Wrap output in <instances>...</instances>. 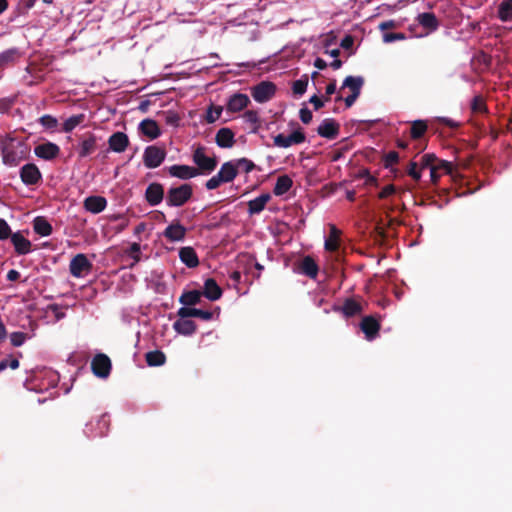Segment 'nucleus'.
<instances>
[{
    "label": "nucleus",
    "instance_id": "obj_1",
    "mask_svg": "<svg viewBox=\"0 0 512 512\" xmlns=\"http://www.w3.org/2000/svg\"><path fill=\"white\" fill-rule=\"evenodd\" d=\"M1 152L3 163L7 166L14 167L27 158L30 148L21 140L9 138L3 141Z\"/></svg>",
    "mask_w": 512,
    "mask_h": 512
},
{
    "label": "nucleus",
    "instance_id": "obj_2",
    "mask_svg": "<svg viewBox=\"0 0 512 512\" xmlns=\"http://www.w3.org/2000/svg\"><path fill=\"white\" fill-rule=\"evenodd\" d=\"M193 196V187L189 183L181 184L177 187H171L166 194V204L169 207H181L185 205Z\"/></svg>",
    "mask_w": 512,
    "mask_h": 512
},
{
    "label": "nucleus",
    "instance_id": "obj_3",
    "mask_svg": "<svg viewBox=\"0 0 512 512\" xmlns=\"http://www.w3.org/2000/svg\"><path fill=\"white\" fill-rule=\"evenodd\" d=\"M206 148L204 146H198L193 154L192 160L196 165V169L199 170V175H208L213 172L218 164L216 157H209L205 154Z\"/></svg>",
    "mask_w": 512,
    "mask_h": 512
},
{
    "label": "nucleus",
    "instance_id": "obj_4",
    "mask_svg": "<svg viewBox=\"0 0 512 512\" xmlns=\"http://www.w3.org/2000/svg\"><path fill=\"white\" fill-rule=\"evenodd\" d=\"M93 264L88 260L85 254L75 255L69 264V270L72 276L81 278L91 272Z\"/></svg>",
    "mask_w": 512,
    "mask_h": 512
},
{
    "label": "nucleus",
    "instance_id": "obj_5",
    "mask_svg": "<svg viewBox=\"0 0 512 512\" xmlns=\"http://www.w3.org/2000/svg\"><path fill=\"white\" fill-rule=\"evenodd\" d=\"M276 93V85L270 81H262L251 89V96L258 103L271 100Z\"/></svg>",
    "mask_w": 512,
    "mask_h": 512
},
{
    "label": "nucleus",
    "instance_id": "obj_6",
    "mask_svg": "<svg viewBox=\"0 0 512 512\" xmlns=\"http://www.w3.org/2000/svg\"><path fill=\"white\" fill-rule=\"evenodd\" d=\"M166 151L155 145L146 147L143 154L144 165L149 169L159 167L165 160Z\"/></svg>",
    "mask_w": 512,
    "mask_h": 512
},
{
    "label": "nucleus",
    "instance_id": "obj_7",
    "mask_svg": "<svg viewBox=\"0 0 512 512\" xmlns=\"http://www.w3.org/2000/svg\"><path fill=\"white\" fill-rule=\"evenodd\" d=\"M306 136L301 128L293 131L290 135L278 134L273 137V143L279 148H288L292 145H297L305 142Z\"/></svg>",
    "mask_w": 512,
    "mask_h": 512
},
{
    "label": "nucleus",
    "instance_id": "obj_8",
    "mask_svg": "<svg viewBox=\"0 0 512 512\" xmlns=\"http://www.w3.org/2000/svg\"><path fill=\"white\" fill-rule=\"evenodd\" d=\"M111 368V360L106 354H96L91 361L92 372L99 378H107L110 375Z\"/></svg>",
    "mask_w": 512,
    "mask_h": 512
},
{
    "label": "nucleus",
    "instance_id": "obj_9",
    "mask_svg": "<svg viewBox=\"0 0 512 512\" xmlns=\"http://www.w3.org/2000/svg\"><path fill=\"white\" fill-rule=\"evenodd\" d=\"M97 149V137L92 132H86L80 137L78 144L79 158H86Z\"/></svg>",
    "mask_w": 512,
    "mask_h": 512
},
{
    "label": "nucleus",
    "instance_id": "obj_10",
    "mask_svg": "<svg viewBox=\"0 0 512 512\" xmlns=\"http://www.w3.org/2000/svg\"><path fill=\"white\" fill-rule=\"evenodd\" d=\"M339 132L340 125L333 118H325L317 128L318 135L329 140L337 138Z\"/></svg>",
    "mask_w": 512,
    "mask_h": 512
},
{
    "label": "nucleus",
    "instance_id": "obj_11",
    "mask_svg": "<svg viewBox=\"0 0 512 512\" xmlns=\"http://www.w3.org/2000/svg\"><path fill=\"white\" fill-rule=\"evenodd\" d=\"M20 178L25 185H35L42 179V174L34 163H28L20 169Z\"/></svg>",
    "mask_w": 512,
    "mask_h": 512
},
{
    "label": "nucleus",
    "instance_id": "obj_12",
    "mask_svg": "<svg viewBox=\"0 0 512 512\" xmlns=\"http://www.w3.org/2000/svg\"><path fill=\"white\" fill-rule=\"evenodd\" d=\"M168 173L172 177L181 180H189L199 175V170L193 166L175 164L168 167Z\"/></svg>",
    "mask_w": 512,
    "mask_h": 512
},
{
    "label": "nucleus",
    "instance_id": "obj_13",
    "mask_svg": "<svg viewBox=\"0 0 512 512\" xmlns=\"http://www.w3.org/2000/svg\"><path fill=\"white\" fill-rule=\"evenodd\" d=\"M297 271L310 279H316L319 272V266L313 257L307 255L298 262Z\"/></svg>",
    "mask_w": 512,
    "mask_h": 512
},
{
    "label": "nucleus",
    "instance_id": "obj_14",
    "mask_svg": "<svg viewBox=\"0 0 512 512\" xmlns=\"http://www.w3.org/2000/svg\"><path fill=\"white\" fill-rule=\"evenodd\" d=\"M360 328L366 339L372 340L378 335L381 325L374 316H365L360 323Z\"/></svg>",
    "mask_w": 512,
    "mask_h": 512
},
{
    "label": "nucleus",
    "instance_id": "obj_15",
    "mask_svg": "<svg viewBox=\"0 0 512 512\" xmlns=\"http://www.w3.org/2000/svg\"><path fill=\"white\" fill-rule=\"evenodd\" d=\"M164 198V187L162 184L154 182L148 185L145 191V199L151 206H156Z\"/></svg>",
    "mask_w": 512,
    "mask_h": 512
},
{
    "label": "nucleus",
    "instance_id": "obj_16",
    "mask_svg": "<svg viewBox=\"0 0 512 512\" xmlns=\"http://www.w3.org/2000/svg\"><path fill=\"white\" fill-rule=\"evenodd\" d=\"M34 153L37 157L44 160H53L59 153L60 148L57 144L52 142H46L35 147Z\"/></svg>",
    "mask_w": 512,
    "mask_h": 512
},
{
    "label": "nucleus",
    "instance_id": "obj_17",
    "mask_svg": "<svg viewBox=\"0 0 512 512\" xmlns=\"http://www.w3.org/2000/svg\"><path fill=\"white\" fill-rule=\"evenodd\" d=\"M108 144L112 151L122 153L129 145V138L124 132H115L109 137Z\"/></svg>",
    "mask_w": 512,
    "mask_h": 512
},
{
    "label": "nucleus",
    "instance_id": "obj_18",
    "mask_svg": "<svg viewBox=\"0 0 512 512\" xmlns=\"http://www.w3.org/2000/svg\"><path fill=\"white\" fill-rule=\"evenodd\" d=\"M177 315L180 318L197 317V318H200L205 321H209L213 317L212 312L194 308V307H181L178 309Z\"/></svg>",
    "mask_w": 512,
    "mask_h": 512
},
{
    "label": "nucleus",
    "instance_id": "obj_19",
    "mask_svg": "<svg viewBox=\"0 0 512 512\" xmlns=\"http://www.w3.org/2000/svg\"><path fill=\"white\" fill-rule=\"evenodd\" d=\"M173 329L180 335L191 336L197 330V325L193 320L180 318L173 323Z\"/></svg>",
    "mask_w": 512,
    "mask_h": 512
},
{
    "label": "nucleus",
    "instance_id": "obj_20",
    "mask_svg": "<svg viewBox=\"0 0 512 512\" xmlns=\"http://www.w3.org/2000/svg\"><path fill=\"white\" fill-rule=\"evenodd\" d=\"M84 208L93 214H98L105 210L107 200L102 196H89L83 202Z\"/></svg>",
    "mask_w": 512,
    "mask_h": 512
},
{
    "label": "nucleus",
    "instance_id": "obj_21",
    "mask_svg": "<svg viewBox=\"0 0 512 512\" xmlns=\"http://www.w3.org/2000/svg\"><path fill=\"white\" fill-rule=\"evenodd\" d=\"M10 239L18 255H26L31 251V242L20 232L13 233Z\"/></svg>",
    "mask_w": 512,
    "mask_h": 512
},
{
    "label": "nucleus",
    "instance_id": "obj_22",
    "mask_svg": "<svg viewBox=\"0 0 512 512\" xmlns=\"http://www.w3.org/2000/svg\"><path fill=\"white\" fill-rule=\"evenodd\" d=\"M222 289L217 284L215 279L208 278L204 282V290L202 291V295L205 296L210 301H216L222 296Z\"/></svg>",
    "mask_w": 512,
    "mask_h": 512
},
{
    "label": "nucleus",
    "instance_id": "obj_23",
    "mask_svg": "<svg viewBox=\"0 0 512 512\" xmlns=\"http://www.w3.org/2000/svg\"><path fill=\"white\" fill-rule=\"evenodd\" d=\"M163 235L172 242L181 241L186 235V228L179 221H176L166 227Z\"/></svg>",
    "mask_w": 512,
    "mask_h": 512
},
{
    "label": "nucleus",
    "instance_id": "obj_24",
    "mask_svg": "<svg viewBox=\"0 0 512 512\" xmlns=\"http://www.w3.org/2000/svg\"><path fill=\"white\" fill-rule=\"evenodd\" d=\"M250 103L246 94L236 93L232 95L227 102V110L230 112H239L246 108Z\"/></svg>",
    "mask_w": 512,
    "mask_h": 512
},
{
    "label": "nucleus",
    "instance_id": "obj_25",
    "mask_svg": "<svg viewBox=\"0 0 512 512\" xmlns=\"http://www.w3.org/2000/svg\"><path fill=\"white\" fill-rule=\"evenodd\" d=\"M234 136L230 128H221L216 133L215 142L221 148H231L235 143Z\"/></svg>",
    "mask_w": 512,
    "mask_h": 512
},
{
    "label": "nucleus",
    "instance_id": "obj_26",
    "mask_svg": "<svg viewBox=\"0 0 512 512\" xmlns=\"http://www.w3.org/2000/svg\"><path fill=\"white\" fill-rule=\"evenodd\" d=\"M416 20L428 32H434L439 27V21L436 15L432 12L420 13Z\"/></svg>",
    "mask_w": 512,
    "mask_h": 512
},
{
    "label": "nucleus",
    "instance_id": "obj_27",
    "mask_svg": "<svg viewBox=\"0 0 512 512\" xmlns=\"http://www.w3.org/2000/svg\"><path fill=\"white\" fill-rule=\"evenodd\" d=\"M346 318L359 315L363 311L362 304L354 298H347L343 305L339 308Z\"/></svg>",
    "mask_w": 512,
    "mask_h": 512
},
{
    "label": "nucleus",
    "instance_id": "obj_28",
    "mask_svg": "<svg viewBox=\"0 0 512 512\" xmlns=\"http://www.w3.org/2000/svg\"><path fill=\"white\" fill-rule=\"evenodd\" d=\"M341 231L334 225H329V236L325 240V250L335 252L340 246Z\"/></svg>",
    "mask_w": 512,
    "mask_h": 512
},
{
    "label": "nucleus",
    "instance_id": "obj_29",
    "mask_svg": "<svg viewBox=\"0 0 512 512\" xmlns=\"http://www.w3.org/2000/svg\"><path fill=\"white\" fill-rule=\"evenodd\" d=\"M179 258L189 268H195L199 265L197 253L190 246L182 247L179 250Z\"/></svg>",
    "mask_w": 512,
    "mask_h": 512
},
{
    "label": "nucleus",
    "instance_id": "obj_30",
    "mask_svg": "<svg viewBox=\"0 0 512 512\" xmlns=\"http://www.w3.org/2000/svg\"><path fill=\"white\" fill-rule=\"evenodd\" d=\"M139 130L151 140L158 138L161 134L157 122L152 119H144L139 125Z\"/></svg>",
    "mask_w": 512,
    "mask_h": 512
},
{
    "label": "nucleus",
    "instance_id": "obj_31",
    "mask_svg": "<svg viewBox=\"0 0 512 512\" xmlns=\"http://www.w3.org/2000/svg\"><path fill=\"white\" fill-rule=\"evenodd\" d=\"M270 199L271 195L269 193H264L256 197L255 199L250 200L247 203L248 213L250 215L259 214L264 210L266 204L269 202Z\"/></svg>",
    "mask_w": 512,
    "mask_h": 512
},
{
    "label": "nucleus",
    "instance_id": "obj_32",
    "mask_svg": "<svg viewBox=\"0 0 512 512\" xmlns=\"http://www.w3.org/2000/svg\"><path fill=\"white\" fill-rule=\"evenodd\" d=\"M22 57V52L18 48H9L0 53V68L16 63Z\"/></svg>",
    "mask_w": 512,
    "mask_h": 512
},
{
    "label": "nucleus",
    "instance_id": "obj_33",
    "mask_svg": "<svg viewBox=\"0 0 512 512\" xmlns=\"http://www.w3.org/2000/svg\"><path fill=\"white\" fill-rule=\"evenodd\" d=\"M217 174L224 183L231 182L238 175L237 166H235L233 161H227L221 165L220 170L218 171Z\"/></svg>",
    "mask_w": 512,
    "mask_h": 512
},
{
    "label": "nucleus",
    "instance_id": "obj_34",
    "mask_svg": "<svg viewBox=\"0 0 512 512\" xmlns=\"http://www.w3.org/2000/svg\"><path fill=\"white\" fill-rule=\"evenodd\" d=\"M32 225L34 232L41 237L49 236L53 231L52 225L43 216L34 218Z\"/></svg>",
    "mask_w": 512,
    "mask_h": 512
},
{
    "label": "nucleus",
    "instance_id": "obj_35",
    "mask_svg": "<svg viewBox=\"0 0 512 512\" xmlns=\"http://www.w3.org/2000/svg\"><path fill=\"white\" fill-rule=\"evenodd\" d=\"M202 296L200 290L184 291L179 297V302L183 307H193L200 303Z\"/></svg>",
    "mask_w": 512,
    "mask_h": 512
},
{
    "label": "nucleus",
    "instance_id": "obj_36",
    "mask_svg": "<svg viewBox=\"0 0 512 512\" xmlns=\"http://www.w3.org/2000/svg\"><path fill=\"white\" fill-rule=\"evenodd\" d=\"M364 85V78L361 76H347L342 84L341 89L349 88L351 93L360 94Z\"/></svg>",
    "mask_w": 512,
    "mask_h": 512
},
{
    "label": "nucleus",
    "instance_id": "obj_37",
    "mask_svg": "<svg viewBox=\"0 0 512 512\" xmlns=\"http://www.w3.org/2000/svg\"><path fill=\"white\" fill-rule=\"evenodd\" d=\"M293 181L288 175L279 176L276 180L275 186L273 188V193L276 196L283 195L287 193L292 187Z\"/></svg>",
    "mask_w": 512,
    "mask_h": 512
},
{
    "label": "nucleus",
    "instance_id": "obj_38",
    "mask_svg": "<svg viewBox=\"0 0 512 512\" xmlns=\"http://www.w3.org/2000/svg\"><path fill=\"white\" fill-rule=\"evenodd\" d=\"M497 17L502 22L512 21V0H503L499 4Z\"/></svg>",
    "mask_w": 512,
    "mask_h": 512
},
{
    "label": "nucleus",
    "instance_id": "obj_39",
    "mask_svg": "<svg viewBox=\"0 0 512 512\" xmlns=\"http://www.w3.org/2000/svg\"><path fill=\"white\" fill-rule=\"evenodd\" d=\"M444 170L446 174L452 173V164L448 161H438L437 166L431 168L430 171V179L433 184H436L440 178V174L438 173V170Z\"/></svg>",
    "mask_w": 512,
    "mask_h": 512
},
{
    "label": "nucleus",
    "instance_id": "obj_40",
    "mask_svg": "<svg viewBox=\"0 0 512 512\" xmlns=\"http://www.w3.org/2000/svg\"><path fill=\"white\" fill-rule=\"evenodd\" d=\"M145 360L148 366L156 367L165 363L166 356L162 351L154 350L146 353Z\"/></svg>",
    "mask_w": 512,
    "mask_h": 512
},
{
    "label": "nucleus",
    "instance_id": "obj_41",
    "mask_svg": "<svg viewBox=\"0 0 512 512\" xmlns=\"http://www.w3.org/2000/svg\"><path fill=\"white\" fill-rule=\"evenodd\" d=\"M85 120V114L72 115L62 125V131L65 133L71 132L78 125L82 124Z\"/></svg>",
    "mask_w": 512,
    "mask_h": 512
},
{
    "label": "nucleus",
    "instance_id": "obj_42",
    "mask_svg": "<svg viewBox=\"0 0 512 512\" xmlns=\"http://www.w3.org/2000/svg\"><path fill=\"white\" fill-rule=\"evenodd\" d=\"M428 129L427 123L424 120H416L412 123L410 129V136L412 139H420Z\"/></svg>",
    "mask_w": 512,
    "mask_h": 512
},
{
    "label": "nucleus",
    "instance_id": "obj_43",
    "mask_svg": "<svg viewBox=\"0 0 512 512\" xmlns=\"http://www.w3.org/2000/svg\"><path fill=\"white\" fill-rule=\"evenodd\" d=\"M244 119L246 122L252 125L251 132L257 133L260 127V119L257 111L248 110L244 113Z\"/></svg>",
    "mask_w": 512,
    "mask_h": 512
},
{
    "label": "nucleus",
    "instance_id": "obj_44",
    "mask_svg": "<svg viewBox=\"0 0 512 512\" xmlns=\"http://www.w3.org/2000/svg\"><path fill=\"white\" fill-rule=\"evenodd\" d=\"M471 110L474 113H486L487 105L484 98L481 95H476L471 101Z\"/></svg>",
    "mask_w": 512,
    "mask_h": 512
},
{
    "label": "nucleus",
    "instance_id": "obj_45",
    "mask_svg": "<svg viewBox=\"0 0 512 512\" xmlns=\"http://www.w3.org/2000/svg\"><path fill=\"white\" fill-rule=\"evenodd\" d=\"M125 254L134 260V263L130 267H133L136 263L141 260V247L139 243H132L130 247L125 251Z\"/></svg>",
    "mask_w": 512,
    "mask_h": 512
},
{
    "label": "nucleus",
    "instance_id": "obj_46",
    "mask_svg": "<svg viewBox=\"0 0 512 512\" xmlns=\"http://www.w3.org/2000/svg\"><path fill=\"white\" fill-rule=\"evenodd\" d=\"M222 107L221 106H214L211 105L207 109V113L205 116V120L207 123H214L216 120H218L222 114Z\"/></svg>",
    "mask_w": 512,
    "mask_h": 512
},
{
    "label": "nucleus",
    "instance_id": "obj_47",
    "mask_svg": "<svg viewBox=\"0 0 512 512\" xmlns=\"http://www.w3.org/2000/svg\"><path fill=\"white\" fill-rule=\"evenodd\" d=\"M308 86V77L303 76L300 79L293 82L292 90L295 95H303L306 92Z\"/></svg>",
    "mask_w": 512,
    "mask_h": 512
},
{
    "label": "nucleus",
    "instance_id": "obj_48",
    "mask_svg": "<svg viewBox=\"0 0 512 512\" xmlns=\"http://www.w3.org/2000/svg\"><path fill=\"white\" fill-rule=\"evenodd\" d=\"M436 161H437V158L434 154H431V153L424 154L420 160V170H425V169L430 170L431 168L437 166Z\"/></svg>",
    "mask_w": 512,
    "mask_h": 512
},
{
    "label": "nucleus",
    "instance_id": "obj_49",
    "mask_svg": "<svg viewBox=\"0 0 512 512\" xmlns=\"http://www.w3.org/2000/svg\"><path fill=\"white\" fill-rule=\"evenodd\" d=\"M233 162L235 166H237V172L243 170L245 173H250L256 167L255 164L247 158H240Z\"/></svg>",
    "mask_w": 512,
    "mask_h": 512
},
{
    "label": "nucleus",
    "instance_id": "obj_50",
    "mask_svg": "<svg viewBox=\"0 0 512 512\" xmlns=\"http://www.w3.org/2000/svg\"><path fill=\"white\" fill-rule=\"evenodd\" d=\"M109 426H110L109 416L106 414H103L97 422V427L99 429V432L95 436H98V437L105 436L109 430Z\"/></svg>",
    "mask_w": 512,
    "mask_h": 512
},
{
    "label": "nucleus",
    "instance_id": "obj_51",
    "mask_svg": "<svg viewBox=\"0 0 512 512\" xmlns=\"http://www.w3.org/2000/svg\"><path fill=\"white\" fill-rule=\"evenodd\" d=\"M39 123L46 129L53 130L58 126V120L49 114H45L39 118Z\"/></svg>",
    "mask_w": 512,
    "mask_h": 512
},
{
    "label": "nucleus",
    "instance_id": "obj_52",
    "mask_svg": "<svg viewBox=\"0 0 512 512\" xmlns=\"http://www.w3.org/2000/svg\"><path fill=\"white\" fill-rule=\"evenodd\" d=\"M17 100V96L0 98V113H8Z\"/></svg>",
    "mask_w": 512,
    "mask_h": 512
},
{
    "label": "nucleus",
    "instance_id": "obj_53",
    "mask_svg": "<svg viewBox=\"0 0 512 512\" xmlns=\"http://www.w3.org/2000/svg\"><path fill=\"white\" fill-rule=\"evenodd\" d=\"M399 161V154L396 151H390L385 154L383 158V165L385 168H391Z\"/></svg>",
    "mask_w": 512,
    "mask_h": 512
},
{
    "label": "nucleus",
    "instance_id": "obj_54",
    "mask_svg": "<svg viewBox=\"0 0 512 512\" xmlns=\"http://www.w3.org/2000/svg\"><path fill=\"white\" fill-rule=\"evenodd\" d=\"M421 171L418 168V164L414 161H411L408 165L407 173L408 175L415 181H419L421 178Z\"/></svg>",
    "mask_w": 512,
    "mask_h": 512
},
{
    "label": "nucleus",
    "instance_id": "obj_55",
    "mask_svg": "<svg viewBox=\"0 0 512 512\" xmlns=\"http://www.w3.org/2000/svg\"><path fill=\"white\" fill-rule=\"evenodd\" d=\"M12 234L8 223L4 219H0V240L11 238Z\"/></svg>",
    "mask_w": 512,
    "mask_h": 512
},
{
    "label": "nucleus",
    "instance_id": "obj_56",
    "mask_svg": "<svg viewBox=\"0 0 512 512\" xmlns=\"http://www.w3.org/2000/svg\"><path fill=\"white\" fill-rule=\"evenodd\" d=\"M26 339V334L23 332H13L10 335L11 344L15 347L21 346Z\"/></svg>",
    "mask_w": 512,
    "mask_h": 512
},
{
    "label": "nucleus",
    "instance_id": "obj_57",
    "mask_svg": "<svg viewBox=\"0 0 512 512\" xmlns=\"http://www.w3.org/2000/svg\"><path fill=\"white\" fill-rule=\"evenodd\" d=\"M222 183H224L222 181V179L219 177L218 174L214 175L213 177H211L206 183H205V187L207 190H214L216 188H218Z\"/></svg>",
    "mask_w": 512,
    "mask_h": 512
},
{
    "label": "nucleus",
    "instance_id": "obj_58",
    "mask_svg": "<svg viewBox=\"0 0 512 512\" xmlns=\"http://www.w3.org/2000/svg\"><path fill=\"white\" fill-rule=\"evenodd\" d=\"M299 117L304 124H309L312 121L313 115L308 108L303 107L299 111Z\"/></svg>",
    "mask_w": 512,
    "mask_h": 512
},
{
    "label": "nucleus",
    "instance_id": "obj_59",
    "mask_svg": "<svg viewBox=\"0 0 512 512\" xmlns=\"http://www.w3.org/2000/svg\"><path fill=\"white\" fill-rule=\"evenodd\" d=\"M395 191H396V188H395V186L393 184L386 185L379 192L378 197L380 199H385V198L391 196L392 194H394Z\"/></svg>",
    "mask_w": 512,
    "mask_h": 512
},
{
    "label": "nucleus",
    "instance_id": "obj_60",
    "mask_svg": "<svg viewBox=\"0 0 512 512\" xmlns=\"http://www.w3.org/2000/svg\"><path fill=\"white\" fill-rule=\"evenodd\" d=\"M405 39V35L403 33H385L383 35V40L386 43H391L396 40H403Z\"/></svg>",
    "mask_w": 512,
    "mask_h": 512
},
{
    "label": "nucleus",
    "instance_id": "obj_61",
    "mask_svg": "<svg viewBox=\"0 0 512 512\" xmlns=\"http://www.w3.org/2000/svg\"><path fill=\"white\" fill-rule=\"evenodd\" d=\"M360 96V94H356V93H351L350 95H348L345 99H344V102H345V105L347 108L351 107L355 101L357 100V98ZM343 100V97L342 96H337L336 97V101H341Z\"/></svg>",
    "mask_w": 512,
    "mask_h": 512
},
{
    "label": "nucleus",
    "instance_id": "obj_62",
    "mask_svg": "<svg viewBox=\"0 0 512 512\" xmlns=\"http://www.w3.org/2000/svg\"><path fill=\"white\" fill-rule=\"evenodd\" d=\"M353 45H354V38L351 35H346L341 40V43H340V46L345 50L351 49L353 47Z\"/></svg>",
    "mask_w": 512,
    "mask_h": 512
},
{
    "label": "nucleus",
    "instance_id": "obj_63",
    "mask_svg": "<svg viewBox=\"0 0 512 512\" xmlns=\"http://www.w3.org/2000/svg\"><path fill=\"white\" fill-rule=\"evenodd\" d=\"M309 102L313 104L315 110H319L324 106V101L320 99L317 95L311 96Z\"/></svg>",
    "mask_w": 512,
    "mask_h": 512
},
{
    "label": "nucleus",
    "instance_id": "obj_64",
    "mask_svg": "<svg viewBox=\"0 0 512 512\" xmlns=\"http://www.w3.org/2000/svg\"><path fill=\"white\" fill-rule=\"evenodd\" d=\"M179 122V116L175 113H169L166 117V123L172 126H177Z\"/></svg>",
    "mask_w": 512,
    "mask_h": 512
}]
</instances>
